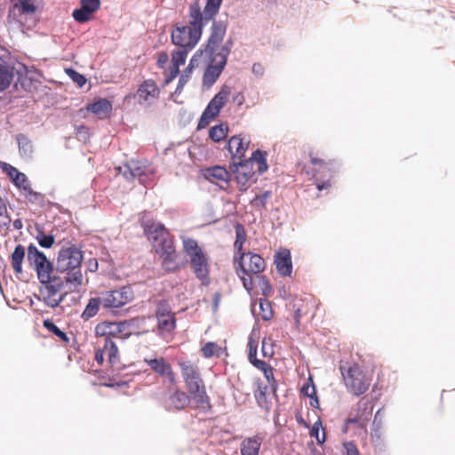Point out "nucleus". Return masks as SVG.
Segmentation results:
<instances>
[{"instance_id": "1", "label": "nucleus", "mask_w": 455, "mask_h": 455, "mask_svg": "<svg viewBox=\"0 0 455 455\" xmlns=\"http://www.w3.org/2000/svg\"><path fill=\"white\" fill-rule=\"evenodd\" d=\"M188 25L175 24L171 32L172 43L179 49L172 52L171 65L164 71V82L170 84L180 73V67L185 64L188 54L198 44L203 34L204 15L200 6L194 4L189 7Z\"/></svg>"}, {"instance_id": "2", "label": "nucleus", "mask_w": 455, "mask_h": 455, "mask_svg": "<svg viewBox=\"0 0 455 455\" xmlns=\"http://www.w3.org/2000/svg\"><path fill=\"white\" fill-rule=\"evenodd\" d=\"M145 233L162 259L163 268L167 272L179 269L173 238L164 226L161 223H152L147 226Z\"/></svg>"}, {"instance_id": "3", "label": "nucleus", "mask_w": 455, "mask_h": 455, "mask_svg": "<svg viewBox=\"0 0 455 455\" xmlns=\"http://www.w3.org/2000/svg\"><path fill=\"white\" fill-rule=\"evenodd\" d=\"M178 365L180 369L181 376L192 401L196 407L204 411H209L212 408L211 400L207 395L206 388L199 367L190 361H180Z\"/></svg>"}, {"instance_id": "4", "label": "nucleus", "mask_w": 455, "mask_h": 455, "mask_svg": "<svg viewBox=\"0 0 455 455\" xmlns=\"http://www.w3.org/2000/svg\"><path fill=\"white\" fill-rule=\"evenodd\" d=\"M83 252L76 245L62 247L56 262V268L60 274H65L66 283H69V290L76 289L83 284L84 277L81 272Z\"/></svg>"}, {"instance_id": "5", "label": "nucleus", "mask_w": 455, "mask_h": 455, "mask_svg": "<svg viewBox=\"0 0 455 455\" xmlns=\"http://www.w3.org/2000/svg\"><path fill=\"white\" fill-rule=\"evenodd\" d=\"M234 266L243 287L251 291L254 288L253 276L259 277L266 268V261L259 254L248 251L235 255Z\"/></svg>"}, {"instance_id": "6", "label": "nucleus", "mask_w": 455, "mask_h": 455, "mask_svg": "<svg viewBox=\"0 0 455 455\" xmlns=\"http://www.w3.org/2000/svg\"><path fill=\"white\" fill-rule=\"evenodd\" d=\"M339 371L347 393L355 396L365 394L372 381V376L357 363L340 364Z\"/></svg>"}, {"instance_id": "7", "label": "nucleus", "mask_w": 455, "mask_h": 455, "mask_svg": "<svg viewBox=\"0 0 455 455\" xmlns=\"http://www.w3.org/2000/svg\"><path fill=\"white\" fill-rule=\"evenodd\" d=\"M182 242L184 251L190 259L193 273L203 285H209L211 283L209 257L198 245L196 240L186 237Z\"/></svg>"}, {"instance_id": "8", "label": "nucleus", "mask_w": 455, "mask_h": 455, "mask_svg": "<svg viewBox=\"0 0 455 455\" xmlns=\"http://www.w3.org/2000/svg\"><path fill=\"white\" fill-rule=\"evenodd\" d=\"M41 284L38 299L52 308L58 307L68 291H71L69 289L65 290V286H69V283H67L61 275L51 277L49 281L41 283ZM74 290L72 289V291Z\"/></svg>"}, {"instance_id": "9", "label": "nucleus", "mask_w": 455, "mask_h": 455, "mask_svg": "<svg viewBox=\"0 0 455 455\" xmlns=\"http://www.w3.org/2000/svg\"><path fill=\"white\" fill-rule=\"evenodd\" d=\"M156 318V332L162 338L172 337L177 327L176 314L172 310L166 299L156 302L155 309Z\"/></svg>"}, {"instance_id": "10", "label": "nucleus", "mask_w": 455, "mask_h": 455, "mask_svg": "<svg viewBox=\"0 0 455 455\" xmlns=\"http://www.w3.org/2000/svg\"><path fill=\"white\" fill-rule=\"evenodd\" d=\"M28 261L31 267L36 272L40 283L49 281L51 277L55 276L52 263L47 259L44 252L31 243L28 247Z\"/></svg>"}, {"instance_id": "11", "label": "nucleus", "mask_w": 455, "mask_h": 455, "mask_svg": "<svg viewBox=\"0 0 455 455\" xmlns=\"http://www.w3.org/2000/svg\"><path fill=\"white\" fill-rule=\"evenodd\" d=\"M373 406L369 401L360 399L344 421L343 433H347L350 425L367 431V426L371 419Z\"/></svg>"}, {"instance_id": "12", "label": "nucleus", "mask_w": 455, "mask_h": 455, "mask_svg": "<svg viewBox=\"0 0 455 455\" xmlns=\"http://www.w3.org/2000/svg\"><path fill=\"white\" fill-rule=\"evenodd\" d=\"M292 317L296 329H299L301 320L311 322L319 307V302L314 298H294L291 301Z\"/></svg>"}, {"instance_id": "13", "label": "nucleus", "mask_w": 455, "mask_h": 455, "mask_svg": "<svg viewBox=\"0 0 455 455\" xmlns=\"http://www.w3.org/2000/svg\"><path fill=\"white\" fill-rule=\"evenodd\" d=\"M228 54L229 49L227 46H223L220 52L216 53L215 55L210 56L212 58V63L207 67V68L204 71V84L211 86L217 81L224 67L226 66Z\"/></svg>"}, {"instance_id": "14", "label": "nucleus", "mask_w": 455, "mask_h": 455, "mask_svg": "<svg viewBox=\"0 0 455 455\" xmlns=\"http://www.w3.org/2000/svg\"><path fill=\"white\" fill-rule=\"evenodd\" d=\"M231 169L235 174L238 188L245 192L255 181V171L251 166V161L241 160L232 163Z\"/></svg>"}, {"instance_id": "15", "label": "nucleus", "mask_w": 455, "mask_h": 455, "mask_svg": "<svg viewBox=\"0 0 455 455\" xmlns=\"http://www.w3.org/2000/svg\"><path fill=\"white\" fill-rule=\"evenodd\" d=\"M133 291L131 287L123 286L120 289L108 291L102 294V306L105 308H119L132 301Z\"/></svg>"}, {"instance_id": "16", "label": "nucleus", "mask_w": 455, "mask_h": 455, "mask_svg": "<svg viewBox=\"0 0 455 455\" xmlns=\"http://www.w3.org/2000/svg\"><path fill=\"white\" fill-rule=\"evenodd\" d=\"M108 358V363L113 366L119 362V351L117 346L112 339H98L97 348L95 350L94 359L98 364L102 365Z\"/></svg>"}, {"instance_id": "17", "label": "nucleus", "mask_w": 455, "mask_h": 455, "mask_svg": "<svg viewBox=\"0 0 455 455\" xmlns=\"http://www.w3.org/2000/svg\"><path fill=\"white\" fill-rule=\"evenodd\" d=\"M144 362L157 376L166 380L170 385H177L176 373L172 364L164 357L145 358Z\"/></svg>"}, {"instance_id": "18", "label": "nucleus", "mask_w": 455, "mask_h": 455, "mask_svg": "<svg viewBox=\"0 0 455 455\" xmlns=\"http://www.w3.org/2000/svg\"><path fill=\"white\" fill-rule=\"evenodd\" d=\"M97 339H112L113 338L126 339L125 321L101 322L95 327Z\"/></svg>"}, {"instance_id": "19", "label": "nucleus", "mask_w": 455, "mask_h": 455, "mask_svg": "<svg viewBox=\"0 0 455 455\" xmlns=\"http://www.w3.org/2000/svg\"><path fill=\"white\" fill-rule=\"evenodd\" d=\"M151 316H137L125 321L126 339L135 335H144L154 331V326L151 323Z\"/></svg>"}, {"instance_id": "20", "label": "nucleus", "mask_w": 455, "mask_h": 455, "mask_svg": "<svg viewBox=\"0 0 455 455\" xmlns=\"http://www.w3.org/2000/svg\"><path fill=\"white\" fill-rule=\"evenodd\" d=\"M227 27L221 21H213L212 33L204 47V53L212 56L215 52L219 44L223 41Z\"/></svg>"}, {"instance_id": "21", "label": "nucleus", "mask_w": 455, "mask_h": 455, "mask_svg": "<svg viewBox=\"0 0 455 455\" xmlns=\"http://www.w3.org/2000/svg\"><path fill=\"white\" fill-rule=\"evenodd\" d=\"M100 7V0H81V7L74 10L72 16L77 22L84 23L92 19Z\"/></svg>"}, {"instance_id": "22", "label": "nucleus", "mask_w": 455, "mask_h": 455, "mask_svg": "<svg viewBox=\"0 0 455 455\" xmlns=\"http://www.w3.org/2000/svg\"><path fill=\"white\" fill-rule=\"evenodd\" d=\"M160 91L153 80L144 81L138 88L136 96L139 103L149 102L156 100L159 96Z\"/></svg>"}, {"instance_id": "23", "label": "nucleus", "mask_w": 455, "mask_h": 455, "mask_svg": "<svg viewBox=\"0 0 455 455\" xmlns=\"http://www.w3.org/2000/svg\"><path fill=\"white\" fill-rule=\"evenodd\" d=\"M250 141L240 135L232 136L228 142V149L232 156V163L241 161L246 152Z\"/></svg>"}, {"instance_id": "24", "label": "nucleus", "mask_w": 455, "mask_h": 455, "mask_svg": "<svg viewBox=\"0 0 455 455\" xmlns=\"http://www.w3.org/2000/svg\"><path fill=\"white\" fill-rule=\"evenodd\" d=\"M275 264L277 272L283 276H290L291 274L292 264L289 250L283 249L276 252L275 256Z\"/></svg>"}, {"instance_id": "25", "label": "nucleus", "mask_w": 455, "mask_h": 455, "mask_svg": "<svg viewBox=\"0 0 455 455\" xmlns=\"http://www.w3.org/2000/svg\"><path fill=\"white\" fill-rule=\"evenodd\" d=\"M263 440L259 434L243 439L240 444L241 455H259Z\"/></svg>"}, {"instance_id": "26", "label": "nucleus", "mask_w": 455, "mask_h": 455, "mask_svg": "<svg viewBox=\"0 0 455 455\" xmlns=\"http://www.w3.org/2000/svg\"><path fill=\"white\" fill-rule=\"evenodd\" d=\"M192 400L188 392L176 388L168 398L170 409L180 411L188 406Z\"/></svg>"}, {"instance_id": "27", "label": "nucleus", "mask_w": 455, "mask_h": 455, "mask_svg": "<svg viewBox=\"0 0 455 455\" xmlns=\"http://www.w3.org/2000/svg\"><path fill=\"white\" fill-rule=\"evenodd\" d=\"M86 108L100 118H104L111 112L112 103L107 99H100L97 101L89 104Z\"/></svg>"}, {"instance_id": "28", "label": "nucleus", "mask_w": 455, "mask_h": 455, "mask_svg": "<svg viewBox=\"0 0 455 455\" xmlns=\"http://www.w3.org/2000/svg\"><path fill=\"white\" fill-rule=\"evenodd\" d=\"M12 12L18 17L33 15L36 12V6L31 0H18L13 4Z\"/></svg>"}, {"instance_id": "29", "label": "nucleus", "mask_w": 455, "mask_h": 455, "mask_svg": "<svg viewBox=\"0 0 455 455\" xmlns=\"http://www.w3.org/2000/svg\"><path fill=\"white\" fill-rule=\"evenodd\" d=\"M204 175L212 182L224 181L228 183L230 180V174L228 170L219 165L207 168Z\"/></svg>"}, {"instance_id": "30", "label": "nucleus", "mask_w": 455, "mask_h": 455, "mask_svg": "<svg viewBox=\"0 0 455 455\" xmlns=\"http://www.w3.org/2000/svg\"><path fill=\"white\" fill-rule=\"evenodd\" d=\"M310 162L314 166H316V172L327 171L330 173V176L335 172V162L332 159L327 158H320L317 156L316 153L310 152L309 153Z\"/></svg>"}, {"instance_id": "31", "label": "nucleus", "mask_w": 455, "mask_h": 455, "mask_svg": "<svg viewBox=\"0 0 455 455\" xmlns=\"http://www.w3.org/2000/svg\"><path fill=\"white\" fill-rule=\"evenodd\" d=\"M14 78V68L5 63H0V92L6 91Z\"/></svg>"}, {"instance_id": "32", "label": "nucleus", "mask_w": 455, "mask_h": 455, "mask_svg": "<svg viewBox=\"0 0 455 455\" xmlns=\"http://www.w3.org/2000/svg\"><path fill=\"white\" fill-rule=\"evenodd\" d=\"M26 250L21 244H18L11 255V265L16 274L22 273V262L25 259Z\"/></svg>"}, {"instance_id": "33", "label": "nucleus", "mask_w": 455, "mask_h": 455, "mask_svg": "<svg viewBox=\"0 0 455 455\" xmlns=\"http://www.w3.org/2000/svg\"><path fill=\"white\" fill-rule=\"evenodd\" d=\"M235 241L234 243V248L235 250V255H239V254L244 252L243 251V246L246 241L247 235H246V232H245L243 226L240 223L235 224Z\"/></svg>"}, {"instance_id": "34", "label": "nucleus", "mask_w": 455, "mask_h": 455, "mask_svg": "<svg viewBox=\"0 0 455 455\" xmlns=\"http://www.w3.org/2000/svg\"><path fill=\"white\" fill-rule=\"evenodd\" d=\"M128 168L132 176L140 180L152 172L148 165L139 161L131 162Z\"/></svg>"}, {"instance_id": "35", "label": "nucleus", "mask_w": 455, "mask_h": 455, "mask_svg": "<svg viewBox=\"0 0 455 455\" xmlns=\"http://www.w3.org/2000/svg\"><path fill=\"white\" fill-rule=\"evenodd\" d=\"M100 305H102V297L92 298L86 305L82 314V317L84 320H89L90 318L95 316L100 309Z\"/></svg>"}, {"instance_id": "36", "label": "nucleus", "mask_w": 455, "mask_h": 455, "mask_svg": "<svg viewBox=\"0 0 455 455\" xmlns=\"http://www.w3.org/2000/svg\"><path fill=\"white\" fill-rule=\"evenodd\" d=\"M267 154L265 152H262L259 149H257L254 151L251 155V156L247 159L246 161H251V166L253 167L254 164L258 165V171L259 173H262L267 170Z\"/></svg>"}, {"instance_id": "37", "label": "nucleus", "mask_w": 455, "mask_h": 455, "mask_svg": "<svg viewBox=\"0 0 455 455\" xmlns=\"http://www.w3.org/2000/svg\"><path fill=\"white\" fill-rule=\"evenodd\" d=\"M228 133V126L226 124H220L209 130V137L215 142L225 140Z\"/></svg>"}, {"instance_id": "38", "label": "nucleus", "mask_w": 455, "mask_h": 455, "mask_svg": "<svg viewBox=\"0 0 455 455\" xmlns=\"http://www.w3.org/2000/svg\"><path fill=\"white\" fill-rule=\"evenodd\" d=\"M24 197L31 204L39 205L41 207L45 204V196L40 192H36L32 189L31 187L28 188L26 191L22 193Z\"/></svg>"}, {"instance_id": "39", "label": "nucleus", "mask_w": 455, "mask_h": 455, "mask_svg": "<svg viewBox=\"0 0 455 455\" xmlns=\"http://www.w3.org/2000/svg\"><path fill=\"white\" fill-rule=\"evenodd\" d=\"M43 326L48 330L49 331L52 332L54 335H56L63 343L68 344L70 339L69 337L67 335L66 332L61 331L52 320L45 319L43 322Z\"/></svg>"}, {"instance_id": "40", "label": "nucleus", "mask_w": 455, "mask_h": 455, "mask_svg": "<svg viewBox=\"0 0 455 455\" xmlns=\"http://www.w3.org/2000/svg\"><path fill=\"white\" fill-rule=\"evenodd\" d=\"M270 388L267 385H263L262 383H258L257 389L254 391V397L259 404V406L262 408H267L268 403L267 399V393Z\"/></svg>"}, {"instance_id": "41", "label": "nucleus", "mask_w": 455, "mask_h": 455, "mask_svg": "<svg viewBox=\"0 0 455 455\" xmlns=\"http://www.w3.org/2000/svg\"><path fill=\"white\" fill-rule=\"evenodd\" d=\"M220 351L221 347L217 343L212 341L205 343L201 348L202 355L205 358L220 356Z\"/></svg>"}, {"instance_id": "42", "label": "nucleus", "mask_w": 455, "mask_h": 455, "mask_svg": "<svg viewBox=\"0 0 455 455\" xmlns=\"http://www.w3.org/2000/svg\"><path fill=\"white\" fill-rule=\"evenodd\" d=\"M17 141L19 145V150L21 155L28 156L32 153V142L27 136H25L24 134L17 135Z\"/></svg>"}, {"instance_id": "43", "label": "nucleus", "mask_w": 455, "mask_h": 455, "mask_svg": "<svg viewBox=\"0 0 455 455\" xmlns=\"http://www.w3.org/2000/svg\"><path fill=\"white\" fill-rule=\"evenodd\" d=\"M222 0H208L204 7L205 16H204V21L209 20L218 12Z\"/></svg>"}, {"instance_id": "44", "label": "nucleus", "mask_w": 455, "mask_h": 455, "mask_svg": "<svg viewBox=\"0 0 455 455\" xmlns=\"http://www.w3.org/2000/svg\"><path fill=\"white\" fill-rule=\"evenodd\" d=\"M259 315L264 321H268L273 317V310L271 303L267 299L259 300Z\"/></svg>"}, {"instance_id": "45", "label": "nucleus", "mask_w": 455, "mask_h": 455, "mask_svg": "<svg viewBox=\"0 0 455 455\" xmlns=\"http://www.w3.org/2000/svg\"><path fill=\"white\" fill-rule=\"evenodd\" d=\"M230 93L231 88L225 84L220 88V92L212 98V100L223 108L227 103Z\"/></svg>"}, {"instance_id": "46", "label": "nucleus", "mask_w": 455, "mask_h": 455, "mask_svg": "<svg viewBox=\"0 0 455 455\" xmlns=\"http://www.w3.org/2000/svg\"><path fill=\"white\" fill-rule=\"evenodd\" d=\"M11 218L8 213L6 203L0 197V227H8Z\"/></svg>"}, {"instance_id": "47", "label": "nucleus", "mask_w": 455, "mask_h": 455, "mask_svg": "<svg viewBox=\"0 0 455 455\" xmlns=\"http://www.w3.org/2000/svg\"><path fill=\"white\" fill-rule=\"evenodd\" d=\"M322 427V422L317 420L314 423L311 430L310 435L311 437H315L316 439L317 443L322 444L325 442V432L323 431L322 435H320V428Z\"/></svg>"}, {"instance_id": "48", "label": "nucleus", "mask_w": 455, "mask_h": 455, "mask_svg": "<svg viewBox=\"0 0 455 455\" xmlns=\"http://www.w3.org/2000/svg\"><path fill=\"white\" fill-rule=\"evenodd\" d=\"M13 184L21 191V194L26 191L28 188L31 187L26 174L20 172L16 176Z\"/></svg>"}, {"instance_id": "49", "label": "nucleus", "mask_w": 455, "mask_h": 455, "mask_svg": "<svg viewBox=\"0 0 455 455\" xmlns=\"http://www.w3.org/2000/svg\"><path fill=\"white\" fill-rule=\"evenodd\" d=\"M263 374L269 384L270 389L274 395H276L277 391V383L274 377V369L272 366H268L264 371Z\"/></svg>"}, {"instance_id": "50", "label": "nucleus", "mask_w": 455, "mask_h": 455, "mask_svg": "<svg viewBox=\"0 0 455 455\" xmlns=\"http://www.w3.org/2000/svg\"><path fill=\"white\" fill-rule=\"evenodd\" d=\"M67 75L72 79L74 83H76L79 87H83L86 83V78L84 75L78 73L75 69L67 68Z\"/></svg>"}, {"instance_id": "51", "label": "nucleus", "mask_w": 455, "mask_h": 455, "mask_svg": "<svg viewBox=\"0 0 455 455\" xmlns=\"http://www.w3.org/2000/svg\"><path fill=\"white\" fill-rule=\"evenodd\" d=\"M0 168L3 171V172H4L11 179V180L12 182H14L15 178L18 175V173L20 172V171L17 168H15L14 166H12L7 163H1Z\"/></svg>"}, {"instance_id": "52", "label": "nucleus", "mask_w": 455, "mask_h": 455, "mask_svg": "<svg viewBox=\"0 0 455 455\" xmlns=\"http://www.w3.org/2000/svg\"><path fill=\"white\" fill-rule=\"evenodd\" d=\"M38 243L43 248H51L54 243V237L51 235H44L37 236Z\"/></svg>"}, {"instance_id": "53", "label": "nucleus", "mask_w": 455, "mask_h": 455, "mask_svg": "<svg viewBox=\"0 0 455 455\" xmlns=\"http://www.w3.org/2000/svg\"><path fill=\"white\" fill-rule=\"evenodd\" d=\"M215 118V116H210V113L204 110L199 119L197 129L201 130L205 128Z\"/></svg>"}, {"instance_id": "54", "label": "nucleus", "mask_w": 455, "mask_h": 455, "mask_svg": "<svg viewBox=\"0 0 455 455\" xmlns=\"http://www.w3.org/2000/svg\"><path fill=\"white\" fill-rule=\"evenodd\" d=\"M222 107L212 99L208 106L204 109L210 116L217 117L221 110Z\"/></svg>"}, {"instance_id": "55", "label": "nucleus", "mask_w": 455, "mask_h": 455, "mask_svg": "<svg viewBox=\"0 0 455 455\" xmlns=\"http://www.w3.org/2000/svg\"><path fill=\"white\" fill-rule=\"evenodd\" d=\"M309 383H313L311 378L308 379L307 384H306L302 387L301 392L305 395L308 396L309 398H313V396H315L316 395V390H315V387L313 384H309Z\"/></svg>"}, {"instance_id": "56", "label": "nucleus", "mask_w": 455, "mask_h": 455, "mask_svg": "<svg viewBox=\"0 0 455 455\" xmlns=\"http://www.w3.org/2000/svg\"><path fill=\"white\" fill-rule=\"evenodd\" d=\"M169 61V55L165 52H160L157 53L156 64L159 68L164 69V72L167 70L169 68H165V65Z\"/></svg>"}, {"instance_id": "57", "label": "nucleus", "mask_w": 455, "mask_h": 455, "mask_svg": "<svg viewBox=\"0 0 455 455\" xmlns=\"http://www.w3.org/2000/svg\"><path fill=\"white\" fill-rule=\"evenodd\" d=\"M191 73H192V71H188V68H185L183 74L180 77L179 84H178V86H177V91L183 89L185 84L188 83V79L190 77Z\"/></svg>"}, {"instance_id": "58", "label": "nucleus", "mask_w": 455, "mask_h": 455, "mask_svg": "<svg viewBox=\"0 0 455 455\" xmlns=\"http://www.w3.org/2000/svg\"><path fill=\"white\" fill-rule=\"evenodd\" d=\"M347 455H361L356 445L353 442L344 443Z\"/></svg>"}, {"instance_id": "59", "label": "nucleus", "mask_w": 455, "mask_h": 455, "mask_svg": "<svg viewBox=\"0 0 455 455\" xmlns=\"http://www.w3.org/2000/svg\"><path fill=\"white\" fill-rule=\"evenodd\" d=\"M204 52V50H198L196 52V53L193 55V57L191 58L190 61H189V64L188 66L187 67L188 68V71H193L195 66H196V62L197 61V59Z\"/></svg>"}, {"instance_id": "60", "label": "nucleus", "mask_w": 455, "mask_h": 455, "mask_svg": "<svg viewBox=\"0 0 455 455\" xmlns=\"http://www.w3.org/2000/svg\"><path fill=\"white\" fill-rule=\"evenodd\" d=\"M270 196V192H265L261 195H257L253 199V202L258 204L265 205L267 199Z\"/></svg>"}, {"instance_id": "61", "label": "nucleus", "mask_w": 455, "mask_h": 455, "mask_svg": "<svg viewBox=\"0 0 455 455\" xmlns=\"http://www.w3.org/2000/svg\"><path fill=\"white\" fill-rule=\"evenodd\" d=\"M251 364L255 366L257 369L260 370L262 372L270 366L267 363H266L263 360H259L257 358H254V362L252 361Z\"/></svg>"}, {"instance_id": "62", "label": "nucleus", "mask_w": 455, "mask_h": 455, "mask_svg": "<svg viewBox=\"0 0 455 455\" xmlns=\"http://www.w3.org/2000/svg\"><path fill=\"white\" fill-rule=\"evenodd\" d=\"M245 101V97L243 92H238L233 96V102L237 106H242Z\"/></svg>"}, {"instance_id": "63", "label": "nucleus", "mask_w": 455, "mask_h": 455, "mask_svg": "<svg viewBox=\"0 0 455 455\" xmlns=\"http://www.w3.org/2000/svg\"><path fill=\"white\" fill-rule=\"evenodd\" d=\"M253 74H255L256 76H262L264 74V67L262 64L260 63H254L252 65V68H251Z\"/></svg>"}, {"instance_id": "64", "label": "nucleus", "mask_w": 455, "mask_h": 455, "mask_svg": "<svg viewBox=\"0 0 455 455\" xmlns=\"http://www.w3.org/2000/svg\"><path fill=\"white\" fill-rule=\"evenodd\" d=\"M315 185H316V188L318 190H323V189L329 188L331 187V182L329 180L326 181H320L316 178Z\"/></svg>"}]
</instances>
